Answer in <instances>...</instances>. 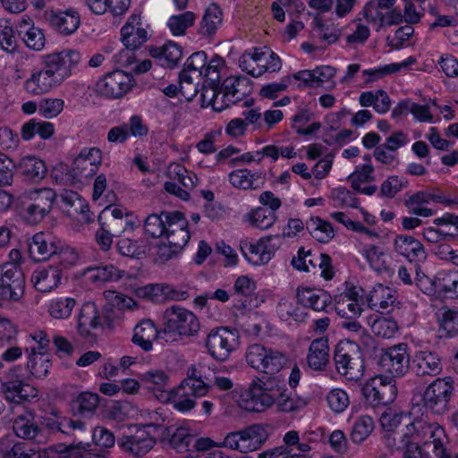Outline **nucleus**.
<instances>
[{
	"label": "nucleus",
	"mask_w": 458,
	"mask_h": 458,
	"mask_svg": "<svg viewBox=\"0 0 458 458\" xmlns=\"http://www.w3.org/2000/svg\"><path fill=\"white\" fill-rule=\"evenodd\" d=\"M207 369H209L203 364L190 366L186 377L177 387L170 389L166 403H171L180 412L191 411L196 406V399L205 396L211 387L212 378L206 373Z\"/></svg>",
	"instance_id": "obj_1"
},
{
	"label": "nucleus",
	"mask_w": 458,
	"mask_h": 458,
	"mask_svg": "<svg viewBox=\"0 0 458 458\" xmlns=\"http://www.w3.org/2000/svg\"><path fill=\"white\" fill-rule=\"evenodd\" d=\"M56 193L50 188L29 190L18 196L16 210L30 225L40 223L52 210Z\"/></svg>",
	"instance_id": "obj_2"
},
{
	"label": "nucleus",
	"mask_w": 458,
	"mask_h": 458,
	"mask_svg": "<svg viewBox=\"0 0 458 458\" xmlns=\"http://www.w3.org/2000/svg\"><path fill=\"white\" fill-rule=\"evenodd\" d=\"M199 330V319L191 311L174 305L164 312L162 337L166 342L175 341L179 336L194 335Z\"/></svg>",
	"instance_id": "obj_3"
},
{
	"label": "nucleus",
	"mask_w": 458,
	"mask_h": 458,
	"mask_svg": "<svg viewBox=\"0 0 458 458\" xmlns=\"http://www.w3.org/2000/svg\"><path fill=\"white\" fill-rule=\"evenodd\" d=\"M334 361L339 374L357 381L363 376L364 364L360 347L352 341H340L335 347Z\"/></svg>",
	"instance_id": "obj_4"
},
{
	"label": "nucleus",
	"mask_w": 458,
	"mask_h": 458,
	"mask_svg": "<svg viewBox=\"0 0 458 458\" xmlns=\"http://www.w3.org/2000/svg\"><path fill=\"white\" fill-rule=\"evenodd\" d=\"M241 69L253 77H259L267 72H275L281 69V60L270 49L252 48L245 51L239 58Z\"/></svg>",
	"instance_id": "obj_5"
},
{
	"label": "nucleus",
	"mask_w": 458,
	"mask_h": 458,
	"mask_svg": "<svg viewBox=\"0 0 458 458\" xmlns=\"http://www.w3.org/2000/svg\"><path fill=\"white\" fill-rule=\"evenodd\" d=\"M245 357L251 368L266 374L278 373L288 360L282 352L259 344L250 345Z\"/></svg>",
	"instance_id": "obj_6"
},
{
	"label": "nucleus",
	"mask_w": 458,
	"mask_h": 458,
	"mask_svg": "<svg viewBox=\"0 0 458 458\" xmlns=\"http://www.w3.org/2000/svg\"><path fill=\"white\" fill-rule=\"evenodd\" d=\"M279 386L276 379L254 380L249 386L244 409L262 412L276 405V397L280 396Z\"/></svg>",
	"instance_id": "obj_7"
},
{
	"label": "nucleus",
	"mask_w": 458,
	"mask_h": 458,
	"mask_svg": "<svg viewBox=\"0 0 458 458\" xmlns=\"http://www.w3.org/2000/svg\"><path fill=\"white\" fill-rule=\"evenodd\" d=\"M361 394L369 405L377 408L391 403L396 397L397 389L392 378L377 376L362 386Z\"/></svg>",
	"instance_id": "obj_8"
},
{
	"label": "nucleus",
	"mask_w": 458,
	"mask_h": 458,
	"mask_svg": "<svg viewBox=\"0 0 458 458\" xmlns=\"http://www.w3.org/2000/svg\"><path fill=\"white\" fill-rule=\"evenodd\" d=\"M454 390V382L450 377L435 379L422 394L423 406L434 414L445 413L449 409Z\"/></svg>",
	"instance_id": "obj_9"
},
{
	"label": "nucleus",
	"mask_w": 458,
	"mask_h": 458,
	"mask_svg": "<svg viewBox=\"0 0 458 458\" xmlns=\"http://www.w3.org/2000/svg\"><path fill=\"white\" fill-rule=\"evenodd\" d=\"M81 59L79 52L64 50L42 56V66L61 85L72 74Z\"/></svg>",
	"instance_id": "obj_10"
},
{
	"label": "nucleus",
	"mask_w": 458,
	"mask_h": 458,
	"mask_svg": "<svg viewBox=\"0 0 458 458\" xmlns=\"http://www.w3.org/2000/svg\"><path fill=\"white\" fill-rule=\"evenodd\" d=\"M25 276L18 264L4 263L0 266V298L19 301L24 294Z\"/></svg>",
	"instance_id": "obj_11"
},
{
	"label": "nucleus",
	"mask_w": 458,
	"mask_h": 458,
	"mask_svg": "<svg viewBox=\"0 0 458 458\" xmlns=\"http://www.w3.org/2000/svg\"><path fill=\"white\" fill-rule=\"evenodd\" d=\"M409 363L410 357L406 344H399L382 350L377 361L380 371L392 377L403 376L409 369Z\"/></svg>",
	"instance_id": "obj_12"
},
{
	"label": "nucleus",
	"mask_w": 458,
	"mask_h": 458,
	"mask_svg": "<svg viewBox=\"0 0 458 458\" xmlns=\"http://www.w3.org/2000/svg\"><path fill=\"white\" fill-rule=\"evenodd\" d=\"M166 174L173 182H166L165 183V190L182 199H189V191L192 190L198 182L196 174L188 171L179 163L170 164L167 167Z\"/></svg>",
	"instance_id": "obj_13"
},
{
	"label": "nucleus",
	"mask_w": 458,
	"mask_h": 458,
	"mask_svg": "<svg viewBox=\"0 0 458 458\" xmlns=\"http://www.w3.org/2000/svg\"><path fill=\"white\" fill-rule=\"evenodd\" d=\"M236 332L225 327L211 330L206 339L208 353L218 360H225L237 345Z\"/></svg>",
	"instance_id": "obj_14"
},
{
	"label": "nucleus",
	"mask_w": 458,
	"mask_h": 458,
	"mask_svg": "<svg viewBox=\"0 0 458 458\" xmlns=\"http://www.w3.org/2000/svg\"><path fill=\"white\" fill-rule=\"evenodd\" d=\"M133 78L121 70H114L106 74L97 83V90L110 98H121L132 87Z\"/></svg>",
	"instance_id": "obj_15"
},
{
	"label": "nucleus",
	"mask_w": 458,
	"mask_h": 458,
	"mask_svg": "<svg viewBox=\"0 0 458 458\" xmlns=\"http://www.w3.org/2000/svg\"><path fill=\"white\" fill-rule=\"evenodd\" d=\"M60 243L61 241L50 233H37L29 242L30 257L37 262L45 261L58 252Z\"/></svg>",
	"instance_id": "obj_16"
},
{
	"label": "nucleus",
	"mask_w": 458,
	"mask_h": 458,
	"mask_svg": "<svg viewBox=\"0 0 458 458\" xmlns=\"http://www.w3.org/2000/svg\"><path fill=\"white\" fill-rule=\"evenodd\" d=\"M165 236L166 241L176 248H183L190 240L188 221L183 214L179 211L167 212Z\"/></svg>",
	"instance_id": "obj_17"
},
{
	"label": "nucleus",
	"mask_w": 458,
	"mask_h": 458,
	"mask_svg": "<svg viewBox=\"0 0 458 458\" xmlns=\"http://www.w3.org/2000/svg\"><path fill=\"white\" fill-rule=\"evenodd\" d=\"M121 39L127 48L137 49L148 39L140 14L132 13L121 29Z\"/></svg>",
	"instance_id": "obj_18"
},
{
	"label": "nucleus",
	"mask_w": 458,
	"mask_h": 458,
	"mask_svg": "<svg viewBox=\"0 0 458 458\" xmlns=\"http://www.w3.org/2000/svg\"><path fill=\"white\" fill-rule=\"evenodd\" d=\"M394 251L410 262L419 265L427 259V252L422 243L413 236L399 234L394 241Z\"/></svg>",
	"instance_id": "obj_19"
},
{
	"label": "nucleus",
	"mask_w": 458,
	"mask_h": 458,
	"mask_svg": "<svg viewBox=\"0 0 458 458\" xmlns=\"http://www.w3.org/2000/svg\"><path fill=\"white\" fill-rule=\"evenodd\" d=\"M140 380L145 387L151 392L157 399L166 403L169 399L168 389L170 386V377L161 369H150L140 375Z\"/></svg>",
	"instance_id": "obj_20"
},
{
	"label": "nucleus",
	"mask_w": 458,
	"mask_h": 458,
	"mask_svg": "<svg viewBox=\"0 0 458 458\" xmlns=\"http://www.w3.org/2000/svg\"><path fill=\"white\" fill-rule=\"evenodd\" d=\"M296 298L299 304L315 311H327L332 303L331 295L322 289L298 287Z\"/></svg>",
	"instance_id": "obj_21"
},
{
	"label": "nucleus",
	"mask_w": 458,
	"mask_h": 458,
	"mask_svg": "<svg viewBox=\"0 0 458 458\" xmlns=\"http://www.w3.org/2000/svg\"><path fill=\"white\" fill-rule=\"evenodd\" d=\"M45 18L54 30L64 35L74 33L81 23L79 13L72 10L65 12L47 11Z\"/></svg>",
	"instance_id": "obj_22"
},
{
	"label": "nucleus",
	"mask_w": 458,
	"mask_h": 458,
	"mask_svg": "<svg viewBox=\"0 0 458 458\" xmlns=\"http://www.w3.org/2000/svg\"><path fill=\"white\" fill-rule=\"evenodd\" d=\"M102 163V154L98 148H83L74 159L73 170L76 175L89 178L93 176Z\"/></svg>",
	"instance_id": "obj_23"
},
{
	"label": "nucleus",
	"mask_w": 458,
	"mask_h": 458,
	"mask_svg": "<svg viewBox=\"0 0 458 458\" xmlns=\"http://www.w3.org/2000/svg\"><path fill=\"white\" fill-rule=\"evenodd\" d=\"M412 370L417 376H437L442 371L441 359L430 351H419L412 359Z\"/></svg>",
	"instance_id": "obj_24"
},
{
	"label": "nucleus",
	"mask_w": 458,
	"mask_h": 458,
	"mask_svg": "<svg viewBox=\"0 0 458 458\" xmlns=\"http://www.w3.org/2000/svg\"><path fill=\"white\" fill-rule=\"evenodd\" d=\"M415 425L409 422L404 428L398 432L386 433L384 436L385 445L391 455L397 458L402 451H404L408 445L415 441Z\"/></svg>",
	"instance_id": "obj_25"
},
{
	"label": "nucleus",
	"mask_w": 458,
	"mask_h": 458,
	"mask_svg": "<svg viewBox=\"0 0 458 458\" xmlns=\"http://www.w3.org/2000/svg\"><path fill=\"white\" fill-rule=\"evenodd\" d=\"M230 183L233 188L243 191L261 189L266 182L261 173L251 172L249 169H236L228 174Z\"/></svg>",
	"instance_id": "obj_26"
},
{
	"label": "nucleus",
	"mask_w": 458,
	"mask_h": 458,
	"mask_svg": "<svg viewBox=\"0 0 458 458\" xmlns=\"http://www.w3.org/2000/svg\"><path fill=\"white\" fill-rule=\"evenodd\" d=\"M306 360L313 370H324L329 362L328 338L323 336L314 339L309 347Z\"/></svg>",
	"instance_id": "obj_27"
},
{
	"label": "nucleus",
	"mask_w": 458,
	"mask_h": 458,
	"mask_svg": "<svg viewBox=\"0 0 458 458\" xmlns=\"http://www.w3.org/2000/svg\"><path fill=\"white\" fill-rule=\"evenodd\" d=\"M119 445L123 450L140 457L153 448L155 440L147 431L140 429L132 436L123 437L119 441Z\"/></svg>",
	"instance_id": "obj_28"
},
{
	"label": "nucleus",
	"mask_w": 458,
	"mask_h": 458,
	"mask_svg": "<svg viewBox=\"0 0 458 458\" xmlns=\"http://www.w3.org/2000/svg\"><path fill=\"white\" fill-rule=\"evenodd\" d=\"M2 390L5 399L14 403L29 402L38 396V389L23 381H4Z\"/></svg>",
	"instance_id": "obj_29"
},
{
	"label": "nucleus",
	"mask_w": 458,
	"mask_h": 458,
	"mask_svg": "<svg viewBox=\"0 0 458 458\" xmlns=\"http://www.w3.org/2000/svg\"><path fill=\"white\" fill-rule=\"evenodd\" d=\"M60 85L43 67L34 70L24 82V89L31 95H41L51 91Z\"/></svg>",
	"instance_id": "obj_30"
},
{
	"label": "nucleus",
	"mask_w": 458,
	"mask_h": 458,
	"mask_svg": "<svg viewBox=\"0 0 458 458\" xmlns=\"http://www.w3.org/2000/svg\"><path fill=\"white\" fill-rule=\"evenodd\" d=\"M14 167L25 180L34 182L45 178L47 171L45 162L34 156L23 157Z\"/></svg>",
	"instance_id": "obj_31"
},
{
	"label": "nucleus",
	"mask_w": 458,
	"mask_h": 458,
	"mask_svg": "<svg viewBox=\"0 0 458 458\" xmlns=\"http://www.w3.org/2000/svg\"><path fill=\"white\" fill-rule=\"evenodd\" d=\"M242 454L259 449L268 439L267 428L260 424H253L241 429Z\"/></svg>",
	"instance_id": "obj_32"
},
{
	"label": "nucleus",
	"mask_w": 458,
	"mask_h": 458,
	"mask_svg": "<svg viewBox=\"0 0 458 458\" xmlns=\"http://www.w3.org/2000/svg\"><path fill=\"white\" fill-rule=\"evenodd\" d=\"M13 429L20 438L42 441V429L34 421V416L31 412L26 411L19 415L13 420Z\"/></svg>",
	"instance_id": "obj_33"
},
{
	"label": "nucleus",
	"mask_w": 458,
	"mask_h": 458,
	"mask_svg": "<svg viewBox=\"0 0 458 458\" xmlns=\"http://www.w3.org/2000/svg\"><path fill=\"white\" fill-rule=\"evenodd\" d=\"M162 331H158L150 319L140 322L134 328L132 342L148 352L152 349L153 341L163 337Z\"/></svg>",
	"instance_id": "obj_34"
},
{
	"label": "nucleus",
	"mask_w": 458,
	"mask_h": 458,
	"mask_svg": "<svg viewBox=\"0 0 458 458\" xmlns=\"http://www.w3.org/2000/svg\"><path fill=\"white\" fill-rule=\"evenodd\" d=\"M60 280L61 271L52 266L38 269L31 276V283L41 293H48L56 288Z\"/></svg>",
	"instance_id": "obj_35"
},
{
	"label": "nucleus",
	"mask_w": 458,
	"mask_h": 458,
	"mask_svg": "<svg viewBox=\"0 0 458 458\" xmlns=\"http://www.w3.org/2000/svg\"><path fill=\"white\" fill-rule=\"evenodd\" d=\"M100 326L98 311L92 302L83 304L78 317L79 334L88 340H91V329Z\"/></svg>",
	"instance_id": "obj_36"
},
{
	"label": "nucleus",
	"mask_w": 458,
	"mask_h": 458,
	"mask_svg": "<svg viewBox=\"0 0 458 458\" xmlns=\"http://www.w3.org/2000/svg\"><path fill=\"white\" fill-rule=\"evenodd\" d=\"M124 272L114 265L100 267H89L85 269L86 279L97 285H102L107 282H116L123 276Z\"/></svg>",
	"instance_id": "obj_37"
},
{
	"label": "nucleus",
	"mask_w": 458,
	"mask_h": 458,
	"mask_svg": "<svg viewBox=\"0 0 458 458\" xmlns=\"http://www.w3.org/2000/svg\"><path fill=\"white\" fill-rule=\"evenodd\" d=\"M30 18H22L20 21L19 35L22 38L27 47L40 51L45 47V35L42 30L31 24Z\"/></svg>",
	"instance_id": "obj_38"
},
{
	"label": "nucleus",
	"mask_w": 458,
	"mask_h": 458,
	"mask_svg": "<svg viewBox=\"0 0 458 458\" xmlns=\"http://www.w3.org/2000/svg\"><path fill=\"white\" fill-rule=\"evenodd\" d=\"M395 300L396 298L393 294L391 288L378 284L370 291L368 303L371 309L383 313L384 311H388L389 308L395 302Z\"/></svg>",
	"instance_id": "obj_39"
},
{
	"label": "nucleus",
	"mask_w": 458,
	"mask_h": 458,
	"mask_svg": "<svg viewBox=\"0 0 458 458\" xmlns=\"http://www.w3.org/2000/svg\"><path fill=\"white\" fill-rule=\"evenodd\" d=\"M223 22V12L215 4H210L201 19L199 33L203 37H213Z\"/></svg>",
	"instance_id": "obj_40"
},
{
	"label": "nucleus",
	"mask_w": 458,
	"mask_h": 458,
	"mask_svg": "<svg viewBox=\"0 0 458 458\" xmlns=\"http://www.w3.org/2000/svg\"><path fill=\"white\" fill-rule=\"evenodd\" d=\"M220 89L225 93L229 102L236 104L247 94L248 80L244 77H227Z\"/></svg>",
	"instance_id": "obj_41"
},
{
	"label": "nucleus",
	"mask_w": 458,
	"mask_h": 458,
	"mask_svg": "<svg viewBox=\"0 0 458 458\" xmlns=\"http://www.w3.org/2000/svg\"><path fill=\"white\" fill-rule=\"evenodd\" d=\"M51 365V360L46 352H37L36 348L30 349L27 368L34 377L38 378L47 377Z\"/></svg>",
	"instance_id": "obj_42"
},
{
	"label": "nucleus",
	"mask_w": 458,
	"mask_h": 458,
	"mask_svg": "<svg viewBox=\"0 0 458 458\" xmlns=\"http://www.w3.org/2000/svg\"><path fill=\"white\" fill-rule=\"evenodd\" d=\"M116 249L123 256L140 259L145 255L147 245L143 240L133 239L125 234L118 240Z\"/></svg>",
	"instance_id": "obj_43"
},
{
	"label": "nucleus",
	"mask_w": 458,
	"mask_h": 458,
	"mask_svg": "<svg viewBox=\"0 0 458 458\" xmlns=\"http://www.w3.org/2000/svg\"><path fill=\"white\" fill-rule=\"evenodd\" d=\"M98 222L101 226L105 227L109 233L115 237H122L123 233L130 234L136 228L135 222L132 220H116L115 218L106 217V213L103 211L98 216Z\"/></svg>",
	"instance_id": "obj_44"
},
{
	"label": "nucleus",
	"mask_w": 458,
	"mask_h": 458,
	"mask_svg": "<svg viewBox=\"0 0 458 458\" xmlns=\"http://www.w3.org/2000/svg\"><path fill=\"white\" fill-rule=\"evenodd\" d=\"M306 227L314 239L319 242H327L335 235L332 225L319 217H310Z\"/></svg>",
	"instance_id": "obj_45"
},
{
	"label": "nucleus",
	"mask_w": 458,
	"mask_h": 458,
	"mask_svg": "<svg viewBox=\"0 0 458 458\" xmlns=\"http://www.w3.org/2000/svg\"><path fill=\"white\" fill-rule=\"evenodd\" d=\"M415 59L413 57H409L406 61H403L400 64H391L384 66H380L378 68L374 69H367L362 72L363 76L366 77L365 83L369 84L374 81H378L379 79L384 78L388 74H392L399 72L402 68L408 66L410 64H413Z\"/></svg>",
	"instance_id": "obj_46"
},
{
	"label": "nucleus",
	"mask_w": 458,
	"mask_h": 458,
	"mask_svg": "<svg viewBox=\"0 0 458 458\" xmlns=\"http://www.w3.org/2000/svg\"><path fill=\"white\" fill-rule=\"evenodd\" d=\"M276 312L283 321L294 320L302 322L305 320L307 313L302 308L298 307L292 301L283 298L276 306Z\"/></svg>",
	"instance_id": "obj_47"
},
{
	"label": "nucleus",
	"mask_w": 458,
	"mask_h": 458,
	"mask_svg": "<svg viewBox=\"0 0 458 458\" xmlns=\"http://www.w3.org/2000/svg\"><path fill=\"white\" fill-rule=\"evenodd\" d=\"M307 264L312 269L310 272L314 274L317 272V270H320V276L326 280H331L335 275L332 267V259L327 254L312 253V257L308 258Z\"/></svg>",
	"instance_id": "obj_48"
},
{
	"label": "nucleus",
	"mask_w": 458,
	"mask_h": 458,
	"mask_svg": "<svg viewBox=\"0 0 458 458\" xmlns=\"http://www.w3.org/2000/svg\"><path fill=\"white\" fill-rule=\"evenodd\" d=\"M76 301L71 297L55 298L49 303L48 313L55 319H65L71 316Z\"/></svg>",
	"instance_id": "obj_49"
},
{
	"label": "nucleus",
	"mask_w": 458,
	"mask_h": 458,
	"mask_svg": "<svg viewBox=\"0 0 458 458\" xmlns=\"http://www.w3.org/2000/svg\"><path fill=\"white\" fill-rule=\"evenodd\" d=\"M246 217L252 226L261 230L271 227L276 220V215L274 211H268V209L262 207L253 209L247 214Z\"/></svg>",
	"instance_id": "obj_50"
},
{
	"label": "nucleus",
	"mask_w": 458,
	"mask_h": 458,
	"mask_svg": "<svg viewBox=\"0 0 458 458\" xmlns=\"http://www.w3.org/2000/svg\"><path fill=\"white\" fill-rule=\"evenodd\" d=\"M437 441H424L423 451L428 458H450L448 454L445 444L447 442V437L445 431H437L436 436Z\"/></svg>",
	"instance_id": "obj_51"
},
{
	"label": "nucleus",
	"mask_w": 458,
	"mask_h": 458,
	"mask_svg": "<svg viewBox=\"0 0 458 458\" xmlns=\"http://www.w3.org/2000/svg\"><path fill=\"white\" fill-rule=\"evenodd\" d=\"M280 396L276 397V407L280 412H296L303 409L307 403L303 399L291 396L286 390L280 385Z\"/></svg>",
	"instance_id": "obj_52"
},
{
	"label": "nucleus",
	"mask_w": 458,
	"mask_h": 458,
	"mask_svg": "<svg viewBox=\"0 0 458 458\" xmlns=\"http://www.w3.org/2000/svg\"><path fill=\"white\" fill-rule=\"evenodd\" d=\"M374 429V422L369 416L359 417L352 425L350 437L355 444L365 441Z\"/></svg>",
	"instance_id": "obj_53"
},
{
	"label": "nucleus",
	"mask_w": 458,
	"mask_h": 458,
	"mask_svg": "<svg viewBox=\"0 0 458 458\" xmlns=\"http://www.w3.org/2000/svg\"><path fill=\"white\" fill-rule=\"evenodd\" d=\"M398 329L399 327L395 320L384 316L375 318L371 325L373 334L386 339L393 338L398 332Z\"/></svg>",
	"instance_id": "obj_54"
},
{
	"label": "nucleus",
	"mask_w": 458,
	"mask_h": 458,
	"mask_svg": "<svg viewBox=\"0 0 458 458\" xmlns=\"http://www.w3.org/2000/svg\"><path fill=\"white\" fill-rule=\"evenodd\" d=\"M196 19L193 12L187 11L178 15H173L167 21V26L174 36L184 35L187 29L191 27Z\"/></svg>",
	"instance_id": "obj_55"
},
{
	"label": "nucleus",
	"mask_w": 458,
	"mask_h": 458,
	"mask_svg": "<svg viewBox=\"0 0 458 458\" xmlns=\"http://www.w3.org/2000/svg\"><path fill=\"white\" fill-rule=\"evenodd\" d=\"M336 310L342 317L352 318L361 314L362 308L356 298L345 293L339 297L336 302Z\"/></svg>",
	"instance_id": "obj_56"
},
{
	"label": "nucleus",
	"mask_w": 458,
	"mask_h": 458,
	"mask_svg": "<svg viewBox=\"0 0 458 458\" xmlns=\"http://www.w3.org/2000/svg\"><path fill=\"white\" fill-rule=\"evenodd\" d=\"M352 189H360L361 183H369L375 181L374 166L365 163L357 165L355 170L347 177Z\"/></svg>",
	"instance_id": "obj_57"
},
{
	"label": "nucleus",
	"mask_w": 458,
	"mask_h": 458,
	"mask_svg": "<svg viewBox=\"0 0 458 458\" xmlns=\"http://www.w3.org/2000/svg\"><path fill=\"white\" fill-rule=\"evenodd\" d=\"M167 212H162L160 215L151 214L145 219L144 230L147 234L153 238L164 236L166 226Z\"/></svg>",
	"instance_id": "obj_58"
},
{
	"label": "nucleus",
	"mask_w": 458,
	"mask_h": 458,
	"mask_svg": "<svg viewBox=\"0 0 458 458\" xmlns=\"http://www.w3.org/2000/svg\"><path fill=\"white\" fill-rule=\"evenodd\" d=\"M4 458H48V454L45 449L36 450L24 443H17L5 453Z\"/></svg>",
	"instance_id": "obj_59"
},
{
	"label": "nucleus",
	"mask_w": 458,
	"mask_h": 458,
	"mask_svg": "<svg viewBox=\"0 0 458 458\" xmlns=\"http://www.w3.org/2000/svg\"><path fill=\"white\" fill-rule=\"evenodd\" d=\"M99 403V396L91 392L80 394L73 401V405L81 414H92Z\"/></svg>",
	"instance_id": "obj_60"
},
{
	"label": "nucleus",
	"mask_w": 458,
	"mask_h": 458,
	"mask_svg": "<svg viewBox=\"0 0 458 458\" xmlns=\"http://www.w3.org/2000/svg\"><path fill=\"white\" fill-rule=\"evenodd\" d=\"M60 201L66 208L78 207L80 208V212L84 216L83 219L86 222H90L92 219L90 217V212L89 209V206L83 203V200L81 199L80 195L72 191H64L60 195Z\"/></svg>",
	"instance_id": "obj_61"
},
{
	"label": "nucleus",
	"mask_w": 458,
	"mask_h": 458,
	"mask_svg": "<svg viewBox=\"0 0 458 458\" xmlns=\"http://www.w3.org/2000/svg\"><path fill=\"white\" fill-rule=\"evenodd\" d=\"M224 65V59L217 55H214L203 70V76L206 78L205 83L208 85H219L220 72Z\"/></svg>",
	"instance_id": "obj_62"
},
{
	"label": "nucleus",
	"mask_w": 458,
	"mask_h": 458,
	"mask_svg": "<svg viewBox=\"0 0 458 458\" xmlns=\"http://www.w3.org/2000/svg\"><path fill=\"white\" fill-rule=\"evenodd\" d=\"M365 257L374 270L377 272L388 270L387 255L379 247L369 246L365 250Z\"/></svg>",
	"instance_id": "obj_63"
},
{
	"label": "nucleus",
	"mask_w": 458,
	"mask_h": 458,
	"mask_svg": "<svg viewBox=\"0 0 458 458\" xmlns=\"http://www.w3.org/2000/svg\"><path fill=\"white\" fill-rule=\"evenodd\" d=\"M330 198L336 208H357L359 205V199L345 187L333 189Z\"/></svg>",
	"instance_id": "obj_64"
}]
</instances>
